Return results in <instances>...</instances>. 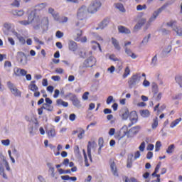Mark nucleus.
<instances>
[{
    "mask_svg": "<svg viewBox=\"0 0 182 182\" xmlns=\"http://www.w3.org/2000/svg\"><path fill=\"white\" fill-rule=\"evenodd\" d=\"M133 157H134L133 154H131V156H128L127 167H132V164H133L132 159H133Z\"/></svg>",
    "mask_w": 182,
    "mask_h": 182,
    "instance_id": "72a5a7b5",
    "label": "nucleus"
},
{
    "mask_svg": "<svg viewBox=\"0 0 182 182\" xmlns=\"http://www.w3.org/2000/svg\"><path fill=\"white\" fill-rule=\"evenodd\" d=\"M0 175L4 178V179H8L6 173H5L4 167L2 163L0 162Z\"/></svg>",
    "mask_w": 182,
    "mask_h": 182,
    "instance_id": "c85d7f7f",
    "label": "nucleus"
},
{
    "mask_svg": "<svg viewBox=\"0 0 182 182\" xmlns=\"http://www.w3.org/2000/svg\"><path fill=\"white\" fill-rule=\"evenodd\" d=\"M176 23L177 21L171 20L169 21V22H167L166 25L168 26H171V28H173V31H175L176 35L179 36V37H182V27H178Z\"/></svg>",
    "mask_w": 182,
    "mask_h": 182,
    "instance_id": "39448f33",
    "label": "nucleus"
},
{
    "mask_svg": "<svg viewBox=\"0 0 182 182\" xmlns=\"http://www.w3.org/2000/svg\"><path fill=\"white\" fill-rule=\"evenodd\" d=\"M146 19L145 18H142V19H141L139 22L135 25L134 30H139L141 26L146 23Z\"/></svg>",
    "mask_w": 182,
    "mask_h": 182,
    "instance_id": "4be33fe9",
    "label": "nucleus"
},
{
    "mask_svg": "<svg viewBox=\"0 0 182 182\" xmlns=\"http://www.w3.org/2000/svg\"><path fill=\"white\" fill-rule=\"evenodd\" d=\"M175 149V145L174 144H171V145H169V146H168L167 149H166V153L168 154H172V153H173Z\"/></svg>",
    "mask_w": 182,
    "mask_h": 182,
    "instance_id": "473e14b6",
    "label": "nucleus"
},
{
    "mask_svg": "<svg viewBox=\"0 0 182 182\" xmlns=\"http://www.w3.org/2000/svg\"><path fill=\"white\" fill-rule=\"evenodd\" d=\"M125 53H127L128 56H131L133 59H136V58H137L136 53H134L132 49H129V48H125Z\"/></svg>",
    "mask_w": 182,
    "mask_h": 182,
    "instance_id": "a878e982",
    "label": "nucleus"
},
{
    "mask_svg": "<svg viewBox=\"0 0 182 182\" xmlns=\"http://www.w3.org/2000/svg\"><path fill=\"white\" fill-rule=\"evenodd\" d=\"M145 147H146V143L144 141L141 142V145L139 146V150L143 151H144Z\"/></svg>",
    "mask_w": 182,
    "mask_h": 182,
    "instance_id": "e2e57ef3",
    "label": "nucleus"
},
{
    "mask_svg": "<svg viewBox=\"0 0 182 182\" xmlns=\"http://www.w3.org/2000/svg\"><path fill=\"white\" fill-rule=\"evenodd\" d=\"M159 126V120L158 117H155V119H153V122L151 124V128L152 129H156Z\"/></svg>",
    "mask_w": 182,
    "mask_h": 182,
    "instance_id": "f704fd0d",
    "label": "nucleus"
},
{
    "mask_svg": "<svg viewBox=\"0 0 182 182\" xmlns=\"http://www.w3.org/2000/svg\"><path fill=\"white\" fill-rule=\"evenodd\" d=\"M156 176L157 179L151 181V182H161V175L157 174V175H156Z\"/></svg>",
    "mask_w": 182,
    "mask_h": 182,
    "instance_id": "774afa93",
    "label": "nucleus"
},
{
    "mask_svg": "<svg viewBox=\"0 0 182 182\" xmlns=\"http://www.w3.org/2000/svg\"><path fill=\"white\" fill-rule=\"evenodd\" d=\"M118 30L119 33H124L125 34H130L131 31L129 28H127L126 27H124L123 25H119L118 27Z\"/></svg>",
    "mask_w": 182,
    "mask_h": 182,
    "instance_id": "5701e85b",
    "label": "nucleus"
},
{
    "mask_svg": "<svg viewBox=\"0 0 182 182\" xmlns=\"http://www.w3.org/2000/svg\"><path fill=\"white\" fill-rule=\"evenodd\" d=\"M112 101H114L113 96L112 95L108 96V98L107 99V104L109 105L112 102Z\"/></svg>",
    "mask_w": 182,
    "mask_h": 182,
    "instance_id": "5fc2aeb1",
    "label": "nucleus"
},
{
    "mask_svg": "<svg viewBox=\"0 0 182 182\" xmlns=\"http://www.w3.org/2000/svg\"><path fill=\"white\" fill-rule=\"evenodd\" d=\"M46 134L49 139L56 136V130L55 126H52L49 129H46Z\"/></svg>",
    "mask_w": 182,
    "mask_h": 182,
    "instance_id": "4468645a",
    "label": "nucleus"
},
{
    "mask_svg": "<svg viewBox=\"0 0 182 182\" xmlns=\"http://www.w3.org/2000/svg\"><path fill=\"white\" fill-rule=\"evenodd\" d=\"M82 153H83V156H84V159H85V166H87V167H88L90 166V163L88 162V159H87V156L86 154L85 149H82Z\"/></svg>",
    "mask_w": 182,
    "mask_h": 182,
    "instance_id": "79ce46f5",
    "label": "nucleus"
},
{
    "mask_svg": "<svg viewBox=\"0 0 182 182\" xmlns=\"http://www.w3.org/2000/svg\"><path fill=\"white\" fill-rule=\"evenodd\" d=\"M129 119L131 123L128 124L129 127H132L133 124H135L138 122V114L136 111H132L129 114Z\"/></svg>",
    "mask_w": 182,
    "mask_h": 182,
    "instance_id": "9b49d317",
    "label": "nucleus"
},
{
    "mask_svg": "<svg viewBox=\"0 0 182 182\" xmlns=\"http://www.w3.org/2000/svg\"><path fill=\"white\" fill-rule=\"evenodd\" d=\"M70 100L72 101L73 105L77 108H80L82 107V104L80 101L78 100L77 95L72 93L70 96Z\"/></svg>",
    "mask_w": 182,
    "mask_h": 182,
    "instance_id": "ddd939ff",
    "label": "nucleus"
},
{
    "mask_svg": "<svg viewBox=\"0 0 182 182\" xmlns=\"http://www.w3.org/2000/svg\"><path fill=\"white\" fill-rule=\"evenodd\" d=\"M131 73V70L129 68V67H126L125 70H124V73L122 75L123 78H127V77H128V75H129Z\"/></svg>",
    "mask_w": 182,
    "mask_h": 182,
    "instance_id": "ea45409f",
    "label": "nucleus"
},
{
    "mask_svg": "<svg viewBox=\"0 0 182 182\" xmlns=\"http://www.w3.org/2000/svg\"><path fill=\"white\" fill-rule=\"evenodd\" d=\"M43 26H46V28H48L49 26V19L48 18H43L41 21Z\"/></svg>",
    "mask_w": 182,
    "mask_h": 182,
    "instance_id": "4c0bfd02",
    "label": "nucleus"
},
{
    "mask_svg": "<svg viewBox=\"0 0 182 182\" xmlns=\"http://www.w3.org/2000/svg\"><path fill=\"white\" fill-rule=\"evenodd\" d=\"M110 168L112 170V172L114 176H119L118 171H117V167L114 163V161H112L110 164Z\"/></svg>",
    "mask_w": 182,
    "mask_h": 182,
    "instance_id": "6ab92c4d",
    "label": "nucleus"
},
{
    "mask_svg": "<svg viewBox=\"0 0 182 182\" xmlns=\"http://www.w3.org/2000/svg\"><path fill=\"white\" fill-rule=\"evenodd\" d=\"M112 43L113 46L115 48V49H117V50H121L120 44H119L118 40H117V38L112 37Z\"/></svg>",
    "mask_w": 182,
    "mask_h": 182,
    "instance_id": "412c9836",
    "label": "nucleus"
},
{
    "mask_svg": "<svg viewBox=\"0 0 182 182\" xmlns=\"http://www.w3.org/2000/svg\"><path fill=\"white\" fill-rule=\"evenodd\" d=\"M63 36H64V33H63L62 31H58L55 33V37H57L58 38H62Z\"/></svg>",
    "mask_w": 182,
    "mask_h": 182,
    "instance_id": "09e8293b",
    "label": "nucleus"
},
{
    "mask_svg": "<svg viewBox=\"0 0 182 182\" xmlns=\"http://www.w3.org/2000/svg\"><path fill=\"white\" fill-rule=\"evenodd\" d=\"M33 21H34V30H39L41 23V19L40 16H36V15H35V12H31L30 14L28 21H20V23H21V25H29V23L33 22Z\"/></svg>",
    "mask_w": 182,
    "mask_h": 182,
    "instance_id": "f257e3e1",
    "label": "nucleus"
},
{
    "mask_svg": "<svg viewBox=\"0 0 182 182\" xmlns=\"http://www.w3.org/2000/svg\"><path fill=\"white\" fill-rule=\"evenodd\" d=\"M56 104L58 107H60L61 105L63 107H68L69 105L68 102H65V101H63V100H57Z\"/></svg>",
    "mask_w": 182,
    "mask_h": 182,
    "instance_id": "c756f323",
    "label": "nucleus"
},
{
    "mask_svg": "<svg viewBox=\"0 0 182 182\" xmlns=\"http://www.w3.org/2000/svg\"><path fill=\"white\" fill-rule=\"evenodd\" d=\"M109 21H110V19H109V18L103 19V21H102V22H100V23L98 25V27H97L95 29L104 30V28H105V26H107L108 23H109Z\"/></svg>",
    "mask_w": 182,
    "mask_h": 182,
    "instance_id": "dca6fc26",
    "label": "nucleus"
},
{
    "mask_svg": "<svg viewBox=\"0 0 182 182\" xmlns=\"http://www.w3.org/2000/svg\"><path fill=\"white\" fill-rule=\"evenodd\" d=\"M122 117L124 120H127L129 117V109H125L124 112H123Z\"/></svg>",
    "mask_w": 182,
    "mask_h": 182,
    "instance_id": "58836bf2",
    "label": "nucleus"
},
{
    "mask_svg": "<svg viewBox=\"0 0 182 182\" xmlns=\"http://www.w3.org/2000/svg\"><path fill=\"white\" fill-rule=\"evenodd\" d=\"M43 107H44V109H46L47 111H53V106L50 105L47 102L43 104Z\"/></svg>",
    "mask_w": 182,
    "mask_h": 182,
    "instance_id": "37998d69",
    "label": "nucleus"
},
{
    "mask_svg": "<svg viewBox=\"0 0 182 182\" xmlns=\"http://www.w3.org/2000/svg\"><path fill=\"white\" fill-rule=\"evenodd\" d=\"M7 86H8L9 89L10 90V91L11 92V93H13V95H14V96H19V97L21 96L22 92H21V90H19L16 87V86H15L14 85V83H11V82H8Z\"/></svg>",
    "mask_w": 182,
    "mask_h": 182,
    "instance_id": "6e6552de",
    "label": "nucleus"
},
{
    "mask_svg": "<svg viewBox=\"0 0 182 182\" xmlns=\"http://www.w3.org/2000/svg\"><path fill=\"white\" fill-rule=\"evenodd\" d=\"M20 2H21V0H14L13 3H11V5L16 7H19Z\"/></svg>",
    "mask_w": 182,
    "mask_h": 182,
    "instance_id": "3c124183",
    "label": "nucleus"
},
{
    "mask_svg": "<svg viewBox=\"0 0 182 182\" xmlns=\"http://www.w3.org/2000/svg\"><path fill=\"white\" fill-rule=\"evenodd\" d=\"M47 166L49 168V170H50L52 176H55V167L52 166V163H47Z\"/></svg>",
    "mask_w": 182,
    "mask_h": 182,
    "instance_id": "a19ab883",
    "label": "nucleus"
},
{
    "mask_svg": "<svg viewBox=\"0 0 182 182\" xmlns=\"http://www.w3.org/2000/svg\"><path fill=\"white\" fill-rule=\"evenodd\" d=\"M143 9H147L146 4H138L136 6V11H143Z\"/></svg>",
    "mask_w": 182,
    "mask_h": 182,
    "instance_id": "c03bdc74",
    "label": "nucleus"
},
{
    "mask_svg": "<svg viewBox=\"0 0 182 182\" xmlns=\"http://www.w3.org/2000/svg\"><path fill=\"white\" fill-rule=\"evenodd\" d=\"M141 115H142V117H149L150 112L149 109H142L140 111Z\"/></svg>",
    "mask_w": 182,
    "mask_h": 182,
    "instance_id": "e433bc0d",
    "label": "nucleus"
},
{
    "mask_svg": "<svg viewBox=\"0 0 182 182\" xmlns=\"http://www.w3.org/2000/svg\"><path fill=\"white\" fill-rule=\"evenodd\" d=\"M88 95H89V92H85V93H83L82 95V99H84V100H87Z\"/></svg>",
    "mask_w": 182,
    "mask_h": 182,
    "instance_id": "338daca9",
    "label": "nucleus"
},
{
    "mask_svg": "<svg viewBox=\"0 0 182 182\" xmlns=\"http://www.w3.org/2000/svg\"><path fill=\"white\" fill-rule=\"evenodd\" d=\"M76 119H77L76 114H75V113L70 114L69 119L70 120V122H75V120H76Z\"/></svg>",
    "mask_w": 182,
    "mask_h": 182,
    "instance_id": "49530a36",
    "label": "nucleus"
},
{
    "mask_svg": "<svg viewBox=\"0 0 182 182\" xmlns=\"http://www.w3.org/2000/svg\"><path fill=\"white\" fill-rule=\"evenodd\" d=\"M60 93V92L59 89H55V93L53 94V97H58Z\"/></svg>",
    "mask_w": 182,
    "mask_h": 182,
    "instance_id": "69168bd1",
    "label": "nucleus"
},
{
    "mask_svg": "<svg viewBox=\"0 0 182 182\" xmlns=\"http://www.w3.org/2000/svg\"><path fill=\"white\" fill-rule=\"evenodd\" d=\"M140 78L141 76L139 75V74H134L133 75H132L128 81L129 87L132 89L134 86L136 85V83L140 82Z\"/></svg>",
    "mask_w": 182,
    "mask_h": 182,
    "instance_id": "0eeeda50",
    "label": "nucleus"
},
{
    "mask_svg": "<svg viewBox=\"0 0 182 182\" xmlns=\"http://www.w3.org/2000/svg\"><path fill=\"white\" fill-rule=\"evenodd\" d=\"M11 14L15 16H22L24 15L23 11H11Z\"/></svg>",
    "mask_w": 182,
    "mask_h": 182,
    "instance_id": "c9c22d12",
    "label": "nucleus"
},
{
    "mask_svg": "<svg viewBox=\"0 0 182 182\" xmlns=\"http://www.w3.org/2000/svg\"><path fill=\"white\" fill-rule=\"evenodd\" d=\"M68 48L70 50H73V52H75L77 49V43H76V41L71 40L69 41L68 43Z\"/></svg>",
    "mask_w": 182,
    "mask_h": 182,
    "instance_id": "a211bd4d",
    "label": "nucleus"
},
{
    "mask_svg": "<svg viewBox=\"0 0 182 182\" xmlns=\"http://www.w3.org/2000/svg\"><path fill=\"white\" fill-rule=\"evenodd\" d=\"M61 178L63 179V181H69V179H70L74 182H75L77 179V176H69V175H64L61 176Z\"/></svg>",
    "mask_w": 182,
    "mask_h": 182,
    "instance_id": "cd10ccee",
    "label": "nucleus"
},
{
    "mask_svg": "<svg viewBox=\"0 0 182 182\" xmlns=\"http://www.w3.org/2000/svg\"><path fill=\"white\" fill-rule=\"evenodd\" d=\"M141 156V152L140 151H136L135 154H134V160H137V159H139Z\"/></svg>",
    "mask_w": 182,
    "mask_h": 182,
    "instance_id": "13d9d810",
    "label": "nucleus"
},
{
    "mask_svg": "<svg viewBox=\"0 0 182 182\" xmlns=\"http://www.w3.org/2000/svg\"><path fill=\"white\" fill-rule=\"evenodd\" d=\"M92 142L89 141L87 145V156L90 159V161H92Z\"/></svg>",
    "mask_w": 182,
    "mask_h": 182,
    "instance_id": "393cba45",
    "label": "nucleus"
},
{
    "mask_svg": "<svg viewBox=\"0 0 182 182\" xmlns=\"http://www.w3.org/2000/svg\"><path fill=\"white\" fill-rule=\"evenodd\" d=\"M104 143H105V141H104L103 138H100L98 139V145H100L99 149H102V148H103Z\"/></svg>",
    "mask_w": 182,
    "mask_h": 182,
    "instance_id": "a18cd8bd",
    "label": "nucleus"
},
{
    "mask_svg": "<svg viewBox=\"0 0 182 182\" xmlns=\"http://www.w3.org/2000/svg\"><path fill=\"white\" fill-rule=\"evenodd\" d=\"M168 4H164L163 6H161V7H159V9H158L157 11H155L152 15V16H151L150 19H149V22H153V21H155V19H156L157 16H159V15L160 14H161V12L163 11H164V9H166V7H167Z\"/></svg>",
    "mask_w": 182,
    "mask_h": 182,
    "instance_id": "f8f14e48",
    "label": "nucleus"
},
{
    "mask_svg": "<svg viewBox=\"0 0 182 182\" xmlns=\"http://www.w3.org/2000/svg\"><path fill=\"white\" fill-rule=\"evenodd\" d=\"M1 144H3V145H5L6 146L10 145V139H3L1 141Z\"/></svg>",
    "mask_w": 182,
    "mask_h": 182,
    "instance_id": "864d4df0",
    "label": "nucleus"
},
{
    "mask_svg": "<svg viewBox=\"0 0 182 182\" xmlns=\"http://www.w3.org/2000/svg\"><path fill=\"white\" fill-rule=\"evenodd\" d=\"M85 67H93V65H95L96 63V59L95 58H93L92 56H90L87 59L85 60Z\"/></svg>",
    "mask_w": 182,
    "mask_h": 182,
    "instance_id": "2eb2a0df",
    "label": "nucleus"
},
{
    "mask_svg": "<svg viewBox=\"0 0 182 182\" xmlns=\"http://www.w3.org/2000/svg\"><path fill=\"white\" fill-rule=\"evenodd\" d=\"M48 12L49 14H51V15L53 16L55 19L58 21V19L60 18L59 14H55V11L54 9H53V7H49Z\"/></svg>",
    "mask_w": 182,
    "mask_h": 182,
    "instance_id": "b1692460",
    "label": "nucleus"
},
{
    "mask_svg": "<svg viewBox=\"0 0 182 182\" xmlns=\"http://www.w3.org/2000/svg\"><path fill=\"white\" fill-rule=\"evenodd\" d=\"M114 133H115V129L114 127H112L111 129H109V134L110 136H113V134H114Z\"/></svg>",
    "mask_w": 182,
    "mask_h": 182,
    "instance_id": "0e129e2a",
    "label": "nucleus"
},
{
    "mask_svg": "<svg viewBox=\"0 0 182 182\" xmlns=\"http://www.w3.org/2000/svg\"><path fill=\"white\" fill-rule=\"evenodd\" d=\"M76 133H79L77 135L79 139H82L85 133V130L82 127H79L78 129H77V130H73V134H76Z\"/></svg>",
    "mask_w": 182,
    "mask_h": 182,
    "instance_id": "f3484780",
    "label": "nucleus"
},
{
    "mask_svg": "<svg viewBox=\"0 0 182 182\" xmlns=\"http://www.w3.org/2000/svg\"><path fill=\"white\" fill-rule=\"evenodd\" d=\"M114 6L121 12H126V9L122 3H115Z\"/></svg>",
    "mask_w": 182,
    "mask_h": 182,
    "instance_id": "bb28decb",
    "label": "nucleus"
},
{
    "mask_svg": "<svg viewBox=\"0 0 182 182\" xmlns=\"http://www.w3.org/2000/svg\"><path fill=\"white\" fill-rule=\"evenodd\" d=\"M102 6L101 1H92V3L90 4V6L87 8V11L90 14H95L97 12L98 9Z\"/></svg>",
    "mask_w": 182,
    "mask_h": 182,
    "instance_id": "423d86ee",
    "label": "nucleus"
},
{
    "mask_svg": "<svg viewBox=\"0 0 182 182\" xmlns=\"http://www.w3.org/2000/svg\"><path fill=\"white\" fill-rule=\"evenodd\" d=\"M176 82L179 85L180 87H182V77H178L176 78Z\"/></svg>",
    "mask_w": 182,
    "mask_h": 182,
    "instance_id": "603ef678",
    "label": "nucleus"
},
{
    "mask_svg": "<svg viewBox=\"0 0 182 182\" xmlns=\"http://www.w3.org/2000/svg\"><path fill=\"white\" fill-rule=\"evenodd\" d=\"M162 144L161 141H157L155 145V151H160V148Z\"/></svg>",
    "mask_w": 182,
    "mask_h": 182,
    "instance_id": "de8ad7c7",
    "label": "nucleus"
},
{
    "mask_svg": "<svg viewBox=\"0 0 182 182\" xmlns=\"http://www.w3.org/2000/svg\"><path fill=\"white\" fill-rule=\"evenodd\" d=\"M109 59H111V60H120V59L119 58H117L116 56V55H114V53H112V55H109Z\"/></svg>",
    "mask_w": 182,
    "mask_h": 182,
    "instance_id": "8fccbe9b",
    "label": "nucleus"
},
{
    "mask_svg": "<svg viewBox=\"0 0 182 182\" xmlns=\"http://www.w3.org/2000/svg\"><path fill=\"white\" fill-rule=\"evenodd\" d=\"M140 126H134V127H131V129H129V130L127 132H124L122 136H117V138L118 139H122V138H124L126 134L127 135L128 138H133L136 136V134H137V133H139V132H140Z\"/></svg>",
    "mask_w": 182,
    "mask_h": 182,
    "instance_id": "7ed1b4c3",
    "label": "nucleus"
},
{
    "mask_svg": "<svg viewBox=\"0 0 182 182\" xmlns=\"http://www.w3.org/2000/svg\"><path fill=\"white\" fill-rule=\"evenodd\" d=\"M181 122H182L181 117H180L179 119H176V120H173V122H171V123L170 124V127H171V128L175 127Z\"/></svg>",
    "mask_w": 182,
    "mask_h": 182,
    "instance_id": "2f4dec72",
    "label": "nucleus"
},
{
    "mask_svg": "<svg viewBox=\"0 0 182 182\" xmlns=\"http://www.w3.org/2000/svg\"><path fill=\"white\" fill-rule=\"evenodd\" d=\"M27 71L26 70L21 69V68H15L14 69V74L16 75H26Z\"/></svg>",
    "mask_w": 182,
    "mask_h": 182,
    "instance_id": "aec40b11",
    "label": "nucleus"
},
{
    "mask_svg": "<svg viewBox=\"0 0 182 182\" xmlns=\"http://www.w3.org/2000/svg\"><path fill=\"white\" fill-rule=\"evenodd\" d=\"M68 19L69 18H68V16H62L60 22H61L62 23H64L65 22H68Z\"/></svg>",
    "mask_w": 182,
    "mask_h": 182,
    "instance_id": "052dcab7",
    "label": "nucleus"
},
{
    "mask_svg": "<svg viewBox=\"0 0 182 182\" xmlns=\"http://www.w3.org/2000/svg\"><path fill=\"white\" fill-rule=\"evenodd\" d=\"M51 78L53 79V80H54V82H59V80H60V75H53Z\"/></svg>",
    "mask_w": 182,
    "mask_h": 182,
    "instance_id": "4d7b16f0",
    "label": "nucleus"
},
{
    "mask_svg": "<svg viewBox=\"0 0 182 182\" xmlns=\"http://www.w3.org/2000/svg\"><path fill=\"white\" fill-rule=\"evenodd\" d=\"M82 35L83 31L77 28L74 31L73 38L75 41V42L81 41V43H86V41H87V37H86V36H84V37H82Z\"/></svg>",
    "mask_w": 182,
    "mask_h": 182,
    "instance_id": "20e7f679",
    "label": "nucleus"
},
{
    "mask_svg": "<svg viewBox=\"0 0 182 182\" xmlns=\"http://www.w3.org/2000/svg\"><path fill=\"white\" fill-rule=\"evenodd\" d=\"M28 89L32 92H34V96L36 97H39L41 92L38 91V87L37 86V85H36L35 80H33V81L30 83V85H28Z\"/></svg>",
    "mask_w": 182,
    "mask_h": 182,
    "instance_id": "9d476101",
    "label": "nucleus"
},
{
    "mask_svg": "<svg viewBox=\"0 0 182 182\" xmlns=\"http://www.w3.org/2000/svg\"><path fill=\"white\" fill-rule=\"evenodd\" d=\"M87 12V7L86 6H82L79 9H78V12L77 14V16L79 19V21H75V23H74V28H77V29H80L82 28V26H84L85 25V22H82L85 16V14Z\"/></svg>",
    "mask_w": 182,
    "mask_h": 182,
    "instance_id": "f03ea898",
    "label": "nucleus"
},
{
    "mask_svg": "<svg viewBox=\"0 0 182 182\" xmlns=\"http://www.w3.org/2000/svg\"><path fill=\"white\" fill-rule=\"evenodd\" d=\"M153 156H154L153 152H151V151L149 150V151L147 152V154H146V159L150 160L151 159H152Z\"/></svg>",
    "mask_w": 182,
    "mask_h": 182,
    "instance_id": "6e6d98bb",
    "label": "nucleus"
},
{
    "mask_svg": "<svg viewBox=\"0 0 182 182\" xmlns=\"http://www.w3.org/2000/svg\"><path fill=\"white\" fill-rule=\"evenodd\" d=\"M154 148V144H149L146 146V149L150 150L151 151H153Z\"/></svg>",
    "mask_w": 182,
    "mask_h": 182,
    "instance_id": "680f3d73",
    "label": "nucleus"
},
{
    "mask_svg": "<svg viewBox=\"0 0 182 182\" xmlns=\"http://www.w3.org/2000/svg\"><path fill=\"white\" fill-rule=\"evenodd\" d=\"M43 109H45L44 104H43V106L41 107V108H38V112L39 115H42Z\"/></svg>",
    "mask_w": 182,
    "mask_h": 182,
    "instance_id": "bf43d9fd",
    "label": "nucleus"
},
{
    "mask_svg": "<svg viewBox=\"0 0 182 182\" xmlns=\"http://www.w3.org/2000/svg\"><path fill=\"white\" fill-rule=\"evenodd\" d=\"M16 58L22 65H26V63H28V58H26V55L24 52H18Z\"/></svg>",
    "mask_w": 182,
    "mask_h": 182,
    "instance_id": "1a4fd4ad",
    "label": "nucleus"
},
{
    "mask_svg": "<svg viewBox=\"0 0 182 182\" xmlns=\"http://www.w3.org/2000/svg\"><path fill=\"white\" fill-rule=\"evenodd\" d=\"M91 43H92V49L96 50L98 48L100 51H102V48L100 43H97V41H91Z\"/></svg>",
    "mask_w": 182,
    "mask_h": 182,
    "instance_id": "7c9ffc66",
    "label": "nucleus"
}]
</instances>
